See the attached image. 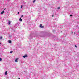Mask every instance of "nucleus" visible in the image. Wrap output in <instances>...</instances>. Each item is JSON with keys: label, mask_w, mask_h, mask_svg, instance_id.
I'll return each mask as SVG.
<instances>
[{"label": "nucleus", "mask_w": 79, "mask_h": 79, "mask_svg": "<svg viewBox=\"0 0 79 79\" xmlns=\"http://www.w3.org/2000/svg\"><path fill=\"white\" fill-rule=\"evenodd\" d=\"M12 52H13V51H10V53H12Z\"/></svg>", "instance_id": "obj_11"}, {"label": "nucleus", "mask_w": 79, "mask_h": 79, "mask_svg": "<svg viewBox=\"0 0 79 79\" xmlns=\"http://www.w3.org/2000/svg\"><path fill=\"white\" fill-rule=\"evenodd\" d=\"M76 35H77V34H76Z\"/></svg>", "instance_id": "obj_22"}, {"label": "nucleus", "mask_w": 79, "mask_h": 79, "mask_svg": "<svg viewBox=\"0 0 79 79\" xmlns=\"http://www.w3.org/2000/svg\"><path fill=\"white\" fill-rule=\"evenodd\" d=\"M75 47H77V46H76V45L75 46Z\"/></svg>", "instance_id": "obj_19"}, {"label": "nucleus", "mask_w": 79, "mask_h": 79, "mask_svg": "<svg viewBox=\"0 0 79 79\" xmlns=\"http://www.w3.org/2000/svg\"><path fill=\"white\" fill-rule=\"evenodd\" d=\"M2 59L1 58H0V61H2Z\"/></svg>", "instance_id": "obj_10"}, {"label": "nucleus", "mask_w": 79, "mask_h": 79, "mask_svg": "<svg viewBox=\"0 0 79 79\" xmlns=\"http://www.w3.org/2000/svg\"><path fill=\"white\" fill-rule=\"evenodd\" d=\"M58 10H57V11H58Z\"/></svg>", "instance_id": "obj_24"}, {"label": "nucleus", "mask_w": 79, "mask_h": 79, "mask_svg": "<svg viewBox=\"0 0 79 79\" xmlns=\"http://www.w3.org/2000/svg\"><path fill=\"white\" fill-rule=\"evenodd\" d=\"M9 43H11V40L9 41Z\"/></svg>", "instance_id": "obj_8"}, {"label": "nucleus", "mask_w": 79, "mask_h": 79, "mask_svg": "<svg viewBox=\"0 0 79 79\" xmlns=\"http://www.w3.org/2000/svg\"><path fill=\"white\" fill-rule=\"evenodd\" d=\"M19 21H22V19H21V18H20L19 19Z\"/></svg>", "instance_id": "obj_7"}, {"label": "nucleus", "mask_w": 79, "mask_h": 79, "mask_svg": "<svg viewBox=\"0 0 79 79\" xmlns=\"http://www.w3.org/2000/svg\"><path fill=\"white\" fill-rule=\"evenodd\" d=\"M27 55H26L24 56H23V58H26V57H27Z\"/></svg>", "instance_id": "obj_2"}, {"label": "nucleus", "mask_w": 79, "mask_h": 79, "mask_svg": "<svg viewBox=\"0 0 79 79\" xmlns=\"http://www.w3.org/2000/svg\"><path fill=\"white\" fill-rule=\"evenodd\" d=\"M23 8V6L22 5V6H21V8Z\"/></svg>", "instance_id": "obj_13"}, {"label": "nucleus", "mask_w": 79, "mask_h": 79, "mask_svg": "<svg viewBox=\"0 0 79 79\" xmlns=\"http://www.w3.org/2000/svg\"><path fill=\"white\" fill-rule=\"evenodd\" d=\"M3 13H4V11H3L2 12L1 14V15H3Z\"/></svg>", "instance_id": "obj_6"}, {"label": "nucleus", "mask_w": 79, "mask_h": 79, "mask_svg": "<svg viewBox=\"0 0 79 79\" xmlns=\"http://www.w3.org/2000/svg\"><path fill=\"white\" fill-rule=\"evenodd\" d=\"M7 71H6L5 72V75H7Z\"/></svg>", "instance_id": "obj_5"}, {"label": "nucleus", "mask_w": 79, "mask_h": 79, "mask_svg": "<svg viewBox=\"0 0 79 79\" xmlns=\"http://www.w3.org/2000/svg\"><path fill=\"white\" fill-rule=\"evenodd\" d=\"M18 60V58H17L15 60V62H16V63H17Z\"/></svg>", "instance_id": "obj_3"}, {"label": "nucleus", "mask_w": 79, "mask_h": 79, "mask_svg": "<svg viewBox=\"0 0 79 79\" xmlns=\"http://www.w3.org/2000/svg\"><path fill=\"white\" fill-rule=\"evenodd\" d=\"M39 27L40 28H42V29H43V28H44V26H42V24H40V25Z\"/></svg>", "instance_id": "obj_1"}, {"label": "nucleus", "mask_w": 79, "mask_h": 79, "mask_svg": "<svg viewBox=\"0 0 79 79\" xmlns=\"http://www.w3.org/2000/svg\"><path fill=\"white\" fill-rule=\"evenodd\" d=\"M72 33H73V31H72Z\"/></svg>", "instance_id": "obj_21"}, {"label": "nucleus", "mask_w": 79, "mask_h": 79, "mask_svg": "<svg viewBox=\"0 0 79 79\" xmlns=\"http://www.w3.org/2000/svg\"><path fill=\"white\" fill-rule=\"evenodd\" d=\"M72 15H70V16H72Z\"/></svg>", "instance_id": "obj_17"}, {"label": "nucleus", "mask_w": 79, "mask_h": 79, "mask_svg": "<svg viewBox=\"0 0 79 79\" xmlns=\"http://www.w3.org/2000/svg\"><path fill=\"white\" fill-rule=\"evenodd\" d=\"M0 39H2V37L1 36V37H0Z\"/></svg>", "instance_id": "obj_12"}, {"label": "nucleus", "mask_w": 79, "mask_h": 79, "mask_svg": "<svg viewBox=\"0 0 79 79\" xmlns=\"http://www.w3.org/2000/svg\"><path fill=\"white\" fill-rule=\"evenodd\" d=\"M0 44H1V43H0Z\"/></svg>", "instance_id": "obj_23"}, {"label": "nucleus", "mask_w": 79, "mask_h": 79, "mask_svg": "<svg viewBox=\"0 0 79 79\" xmlns=\"http://www.w3.org/2000/svg\"><path fill=\"white\" fill-rule=\"evenodd\" d=\"M18 15H19V12H18Z\"/></svg>", "instance_id": "obj_16"}, {"label": "nucleus", "mask_w": 79, "mask_h": 79, "mask_svg": "<svg viewBox=\"0 0 79 79\" xmlns=\"http://www.w3.org/2000/svg\"><path fill=\"white\" fill-rule=\"evenodd\" d=\"M60 7H59L57 8L58 9H60Z\"/></svg>", "instance_id": "obj_15"}, {"label": "nucleus", "mask_w": 79, "mask_h": 79, "mask_svg": "<svg viewBox=\"0 0 79 79\" xmlns=\"http://www.w3.org/2000/svg\"><path fill=\"white\" fill-rule=\"evenodd\" d=\"M11 21H9L8 23V24L9 25L10 24H11Z\"/></svg>", "instance_id": "obj_4"}, {"label": "nucleus", "mask_w": 79, "mask_h": 79, "mask_svg": "<svg viewBox=\"0 0 79 79\" xmlns=\"http://www.w3.org/2000/svg\"><path fill=\"white\" fill-rule=\"evenodd\" d=\"M74 34H76V32H75L74 33Z\"/></svg>", "instance_id": "obj_20"}, {"label": "nucleus", "mask_w": 79, "mask_h": 79, "mask_svg": "<svg viewBox=\"0 0 79 79\" xmlns=\"http://www.w3.org/2000/svg\"><path fill=\"white\" fill-rule=\"evenodd\" d=\"M5 10V9H4V10H3V11H4V10Z\"/></svg>", "instance_id": "obj_18"}, {"label": "nucleus", "mask_w": 79, "mask_h": 79, "mask_svg": "<svg viewBox=\"0 0 79 79\" xmlns=\"http://www.w3.org/2000/svg\"><path fill=\"white\" fill-rule=\"evenodd\" d=\"M33 3H35V0H33Z\"/></svg>", "instance_id": "obj_9"}, {"label": "nucleus", "mask_w": 79, "mask_h": 79, "mask_svg": "<svg viewBox=\"0 0 79 79\" xmlns=\"http://www.w3.org/2000/svg\"><path fill=\"white\" fill-rule=\"evenodd\" d=\"M21 17H23V15H22Z\"/></svg>", "instance_id": "obj_14"}]
</instances>
